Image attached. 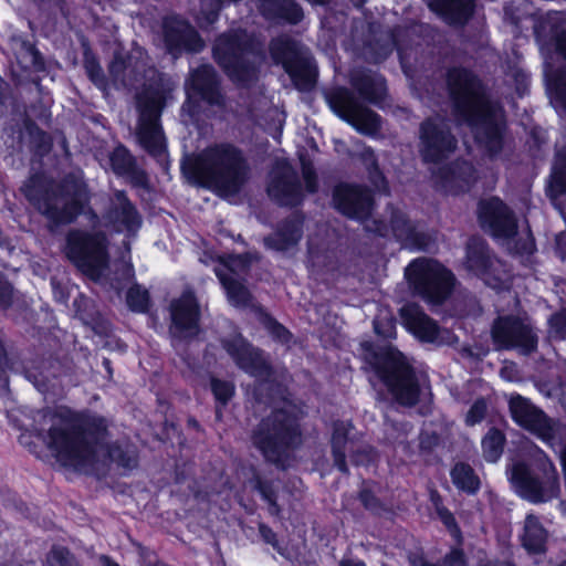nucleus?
I'll return each mask as SVG.
<instances>
[{
	"instance_id": "obj_1",
	"label": "nucleus",
	"mask_w": 566,
	"mask_h": 566,
	"mask_svg": "<svg viewBox=\"0 0 566 566\" xmlns=\"http://www.w3.org/2000/svg\"><path fill=\"white\" fill-rule=\"evenodd\" d=\"M53 418L61 424L49 428L48 447L64 465L93 470L99 450H105L106 459L125 473L138 467L139 453L134 444L120 440L106 442L109 431L103 416L63 406L54 411Z\"/></svg>"
},
{
	"instance_id": "obj_2",
	"label": "nucleus",
	"mask_w": 566,
	"mask_h": 566,
	"mask_svg": "<svg viewBox=\"0 0 566 566\" xmlns=\"http://www.w3.org/2000/svg\"><path fill=\"white\" fill-rule=\"evenodd\" d=\"M446 84L452 115L475 134L476 143L490 157L500 155L505 145L507 119L500 102L491 99L482 80L465 66H451Z\"/></svg>"
},
{
	"instance_id": "obj_3",
	"label": "nucleus",
	"mask_w": 566,
	"mask_h": 566,
	"mask_svg": "<svg viewBox=\"0 0 566 566\" xmlns=\"http://www.w3.org/2000/svg\"><path fill=\"white\" fill-rule=\"evenodd\" d=\"M21 191L52 227L72 224L81 216H86L93 224L99 221L91 206V189L77 174L69 172L56 182L42 172H35L23 184Z\"/></svg>"
},
{
	"instance_id": "obj_4",
	"label": "nucleus",
	"mask_w": 566,
	"mask_h": 566,
	"mask_svg": "<svg viewBox=\"0 0 566 566\" xmlns=\"http://www.w3.org/2000/svg\"><path fill=\"white\" fill-rule=\"evenodd\" d=\"M189 184L222 196H234L247 185L251 167L243 150L222 142L208 146L198 155L187 156L180 164Z\"/></svg>"
},
{
	"instance_id": "obj_5",
	"label": "nucleus",
	"mask_w": 566,
	"mask_h": 566,
	"mask_svg": "<svg viewBox=\"0 0 566 566\" xmlns=\"http://www.w3.org/2000/svg\"><path fill=\"white\" fill-rule=\"evenodd\" d=\"M250 442L265 463L286 470L303 444L301 412L295 406L273 407L252 428Z\"/></svg>"
},
{
	"instance_id": "obj_6",
	"label": "nucleus",
	"mask_w": 566,
	"mask_h": 566,
	"mask_svg": "<svg viewBox=\"0 0 566 566\" xmlns=\"http://www.w3.org/2000/svg\"><path fill=\"white\" fill-rule=\"evenodd\" d=\"M365 350L367 363L391 399L402 407H416L420 401L421 386L406 355L391 345L368 344Z\"/></svg>"
},
{
	"instance_id": "obj_7",
	"label": "nucleus",
	"mask_w": 566,
	"mask_h": 566,
	"mask_svg": "<svg viewBox=\"0 0 566 566\" xmlns=\"http://www.w3.org/2000/svg\"><path fill=\"white\" fill-rule=\"evenodd\" d=\"M222 349L234 365L248 376L254 378L253 397L255 401L271 403L281 384L275 379V368L268 354L254 346L242 333H235L220 339Z\"/></svg>"
},
{
	"instance_id": "obj_8",
	"label": "nucleus",
	"mask_w": 566,
	"mask_h": 566,
	"mask_svg": "<svg viewBox=\"0 0 566 566\" xmlns=\"http://www.w3.org/2000/svg\"><path fill=\"white\" fill-rule=\"evenodd\" d=\"M256 41L244 29H230L220 33L212 44V59L234 84L248 86L258 78V66L252 56Z\"/></svg>"
},
{
	"instance_id": "obj_9",
	"label": "nucleus",
	"mask_w": 566,
	"mask_h": 566,
	"mask_svg": "<svg viewBox=\"0 0 566 566\" xmlns=\"http://www.w3.org/2000/svg\"><path fill=\"white\" fill-rule=\"evenodd\" d=\"M109 240L106 232L71 229L65 235V255L84 275L98 279L108 266Z\"/></svg>"
},
{
	"instance_id": "obj_10",
	"label": "nucleus",
	"mask_w": 566,
	"mask_h": 566,
	"mask_svg": "<svg viewBox=\"0 0 566 566\" xmlns=\"http://www.w3.org/2000/svg\"><path fill=\"white\" fill-rule=\"evenodd\" d=\"M269 52L276 65H281L300 92L312 91L317 82V65L310 50L290 35H279L270 41Z\"/></svg>"
},
{
	"instance_id": "obj_11",
	"label": "nucleus",
	"mask_w": 566,
	"mask_h": 566,
	"mask_svg": "<svg viewBox=\"0 0 566 566\" xmlns=\"http://www.w3.org/2000/svg\"><path fill=\"white\" fill-rule=\"evenodd\" d=\"M511 481L518 495L534 504L547 502L558 496L560 491L558 472L546 454L533 465L515 463Z\"/></svg>"
},
{
	"instance_id": "obj_12",
	"label": "nucleus",
	"mask_w": 566,
	"mask_h": 566,
	"mask_svg": "<svg viewBox=\"0 0 566 566\" xmlns=\"http://www.w3.org/2000/svg\"><path fill=\"white\" fill-rule=\"evenodd\" d=\"M491 340L495 350H517L530 356L538 348V336L534 327L514 314L496 316L491 325Z\"/></svg>"
},
{
	"instance_id": "obj_13",
	"label": "nucleus",
	"mask_w": 566,
	"mask_h": 566,
	"mask_svg": "<svg viewBox=\"0 0 566 566\" xmlns=\"http://www.w3.org/2000/svg\"><path fill=\"white\" fill-rule=\"evenodd\" d=\"M416 265L410 282L415 292L430 305H442L451 295L455 277L451 270L436 260L422 261Z\"/></svg>"
},
{
	"instance_id": "obj_14",
	"label": "nucleus",
	"mask_w": 566,
	"mask_h": 566,
	"mask_svg": "<svg viewBox=\"0 0 566 566\" xmlns=\"http://www.w3.org/2000/svg\"><path fill=\"white\" fill-rule=\"evenodd\" d=\"M458 139L441 118L427 117L419 126V154L424 164H442L457 149Z\"/></svg>"
},
{
	"instance_id": "obj_15",
	"label": "nucleus",
	"mask_w": 566,
	"mask_h": 566,
	"mask_svg": "<svg viewBox=\"0 0 566 566\" xmlns=\"http://www.w3.org/2000/svg\"><path fill=\"white\" fill-rule=\"evenodd\" d=\"M332 201L335 210L342 216L355 220L367 221L375 209L373 191L365 185L340 182L333 189Z\"/></svg>"
},
{
	"instance_id": "obj_16",
	"label": "nucleus",
	"mask_w": 566,
	"mask_h": 566,
	"mask_svg": "<svg viewBox=\"0 0 566 566\" xmlns=\"http://www.w3.org/2000/svg\"><path fill=\"white\" fill-rule=\"evenodd\" d=\"M163 40L168 54L179 57L184 53L197 54L205 49V41L189 20L180 14L163 19Z\"/></svg>"
},
{
	"instance_id": "obj_17",
	"label": "nucleus",
	"mask_w": 566,
	"mask_h": 566,
	"mask_svg": "<svg viewBox=\"0 0 566 566\" xmlns=\"http://www.w3.org/2000/svg\"><path fill=\"white\" fill-rule=\"evenodd\" d=\"M478 219L481 228L494 239L510 240L517 235L518 222L514 211L499 197L479 202Z\"/></svg>"
},
{
	"instance_id": "obj_18",
	"label": "nucleus",
	"mask_w": 566,
	"mask_h": 566,
	"mask_svg": "<svg viewBox=\"0 0 566 566\" xmlns=\"http://www.w3.org/2000/svg\"><path fill=\"white\" fill-rule=\"evenodd\" d=\"M170 333L179 339L191 340L201 332V307L196 293L185 290L179 297L169 304Z\"/></svg>"
},
{
	"instance_id": "obj_19",
	"label": "nucleus",
	"mask_w": 566,
	"mask_h": 566,
	"mask_svg": "<svg viewBox=\"0 0 566 566\" xmlns=\"http://www.w3.org/2000/svg\"><path fill=\"white\" fill-rule=\"evenodd\" d=\"M509 410L512 420L522 429L546 442L555 437L553 420L531 399L518 394L511 396Z\"/></svg>"
},
{
	"instance_id": "obj_20",
	"label": "nucleus",
	"mask_w": 566,
	"mask_h": 566,
	"mask_svg": "<svg viewBox=\"0 0 566 566\" xmlns=\"http://www.w3.org/2000/svg\"><path fill=\"white\" fill-rule=\"evenodd\" d=\"M436 184L451 196H460L471 191L479 180L475 166L463 158H457L440 166L432 172Z\"/></svg>"
},
{
	"instance_id": "obj_21",
	"label": "nucleus",
	"mask_w": 566,
	"mask_h": 566,
	"mask_svg": "<svg viewBox=\"0 0 566 566\" xmlns=\"http://www.w3.org/2000/svg\"><path fill=\"white\" fill-rule=\"evenodd\" d=\"M187 97L190 104L203 102L210 106H222L224 96L219 75L211 64H201L195 69L187 84Z\"/></svg>"
},
{
	"instance_id": "obj_22",
	"label": "nucleus",
	"mask_w": 566,
	"mask_h": 566,
	"mask_svg": "<svg viewBox=\"0 0 566 566\" xmlns=\"http://www.w3.org/2000/svg\"><path fill=\"white\" fill-rule=\"evenodd\" d=\"M499 260L493 259L489 244L476 238H471L465 247V266L468 271L482 279L492 287H499L503 283L497 265Z\"/></svg>"
},
{
	"instance_id": "obj_23",
	"label": "nucleus",
	"mask_w": 566,
	"mask_h": 566,
	"mask_svg": "<svg viewBox=\"0 0 566 566\" xmlns=\"http://www.w3.org/2000/svg\"><path fill=\"white\" fill-rule=\"evenodd\" d=\"M115 198L118 203L109 206L103 213L105 227L117 233L125 230L129 235L136 234L143 226L142 214L125 190H117Z\"/></svg>"
},
{
	"instance_id": "obj_24",
	"label": "nucleus",
	"mask_w": 566,
	"mask_h": 566,
	"mask_svg": "<svg viewBox=\"0 0 566 566\" xmlns=\"http://www.w3.org/2000/svg\"><path fill=\"white\" fill-rule=\"evenodd\" d=\"M304 221L303 211L295 210L277 222L274 232L263 238L264 247L276 252H286L295 248L303 238Z\"/></svg>"
},
{
	"instance_id": "obj_25",
	"label": "nucleus",
	"mask_w": 566,
	"mask_h": 566,
	"mask_svg": "<svg viewBox=\"0 0 566 566\" xmlns=\"http://www.w3.org/2000/svg\"><path fill=\"white\" fill-rule=\"evenodd\" d=\"M401 325L421 343H437L440 326L417 303H407L399 310Z\"/></svg>"
},
{
	"instance_id": "obj_26",
	"label": "nucleus",
	"mask_w": 566,
	"mask_h": 566,
	"mask_svg": "<svg viewBox=\"0 0 566 566\" xmlns=\"http://www.w3.org/2000/svg\"><path fill=\"white\" fill-rule=\"evenodd\" d=\"M266 192L280 207L298 208L305 200L302 182L292 168L275 175L268 185Z\"/></svg>"
},
{
	"instance_id": "obj_27",
	"label": "nucleus",
	"mask_w": 566,
	"mask_h": 566,
	"mask_svg": "<svg viewBox=\"0 0 566 566\" xmlns=\"http://www.w3.org/2000/svg\"><path fill=\"white\" fill-rule=\"evenodd\" d=\"M349 83L363 103L380 106L388 95L385 76L369 70L353 72Z\"/></svg>"
},
{
	"instance_id": "obj_28",
	"label": "nucleus",
	"mask_w": 566,
	"mask_h": 566,
	"mask_svg": "<svg viewBox=\"0 0 566 566\" xmlns=\"http://www.w3.org/2000/svg\"><path fill=\"white\" fill-rule=\"evenodd\" d=\"M535 39L553 48L554 52L566 61V21L559 13H547L534 25Z\"/></svg>"
},
{
	"instance_id": "obj_29",
	"label": "nucleus",
	"mask_w": 566,
	"mask_h": 566,
	"mask_svg": "<svg viewBox=\"0 0 566 566\" xmlns=\"http://www.w3.org/2000/svg\"><path fill=\"white\" fill-rule=\"evenodd\" d=\"M428 8L449 27L464 28L475 14L476 0H429Z\"/></svg>"
},
{
	"instance_id": "obj_30",
	"label": "nucleus",
	"mask_w": 566,
	"mask_h": 566,
	"mask_svg": "<svg viewBox=\"0 0 566 566\" xmlns=\"http://www.w3.org/2000/svg\"><path fill=\"white\" fill-rule=\"evenodd\" d=\"M261 17L274 24L296 25L304 19L302 6L296 0H256Z\"/></svg>"
},
{
	"instance_id": "obj_31",
	"label": "nucleus",
	"mask_w": 566,
	"mask_h": 566,
	"mask_svg": "<svg viewBox=\"0 0 566 566\" xmlns=\"http://www.w3.org/2000/svg\"><path fill=\"white\" fill-rule=\"evenodd\" d=\"M136 137L140 147L158 163L167 156V143L160 122L138 120Z\"/></svg>"
},
{
	"instance_id": "obj_32",
	"label": "nucleus",
	"mask_w": 566,
	"mask_h": 566,
	"mask_svg": "<svg viewBox=\"0 0 566 566\" xmlns=\"http://www.w3.org/2000/svg\"><path fill=\"white\" fill-rule=\"evenodd\" d=\"M166 104L165 91L160 87L149 85L137 95L139 109L138 120L160 122V116Z\"/></svg>"
},
{
	"instance_id": "obj_33",
	"label": "nucleus",
	"mask_w": 566,
	"mask_h": 566,
	"mask_svg": "<svg viewBox=\"0 0 566 566\" xmlns=\"http://www.w3.org/2000/svg\"><path fill=\"white\" fill-rule=\"evenodd\" d=\"M331 109L343 120L350 117L364 105L354 92L345 86L333 88L326 96Z\"/></svg>"
},
{
	"instance_id": "obj_34",
	"label": "nucleus",
	"mask_w": 566,
	"mask_h": 566,
	"mask_svg": "<svg viewBox=\"0 0 566 566\" xmlns=\"http://www.w3.org/2000/svg\"><path fill=\"white\" fill-rule=\"evenodd\" d=\"M547 531L535 515H527L522 535V546L530 554L546 553Z\"/></svg>"
},
{
	"instance_id": "obj_35",
	"label": "nucleus",
	"mask_w": 566,
	"mask_h": 566,
	"mask_svg": "<svg viewBox=\"0 0 566 566\" xmlns=\"http://www.w3.org/2000/svg\"><path fill=\"white\" fill-rule=\"evenodd\" d=\"M450 478L457 490L467 495H476L481 490V479L468 462H455L450 470Z\"/></svg>"
},
{
	"instance_id": "obj_36",
	"label": "nucleus",
	"mask_w": 566,
	"mask_h": 566,
	"mask_svg": "<svg viewBox=\"0 0 566 566\" xmlns=\"http://www.w3.org/2000/svg\"><path fill=\"white\" fill-rule=\"evenodd\" d=\"M216 275L223 286L231 305L244 308L252 304L253 295L243 282L222 271H216Z\"/></svg>"
},
{
	"instance_id": "obj_37",
	"label": "nucleus",
	"mask_w": 566,
	"mask_h": 566,
	"mask_svg": "<svg viewBox=\"0 0 566 566\" xmlns=\"http://www.w3.org/2000/svg\"><path fill=\"white\" fill-rule=\"evenodd\" d=\"M209 389L214 399L216 420L221 421L224 409L235 396V384L233 380L211 375L209 377Z\"/></svg>"
},
{
	"instance_id": "obj_38",
	"label": "nucleus",
	"mask_w": 566,
	"mask_h": 566,
	"mask_svg": "<svg viewBox=\"0 0 566 566\" xmlns=\"http://www.w3.org/2000/svg\"><path fill=\"white\" fill-rule=\"evenodd\" d=\"M250 483L254 491H256L262 501L268 504L269 514L272 516H280L282 507L279 504V493L272 480L264 479L259 472H254Z\"/></svg>"
},
{
	"instance_id": "obj_39",
	"label": "nucleus",
	"mask_w": 566,
	"mask_h": 566,
	"mask_svg": "<svg viewBox=\"0 0 566 566\" xmlns=\"http://www.w3.org/2000/svg\"><path fill=\"white\" fill-rule=\"evenodd\" d=\"M83 67L88 80L101 91H107L109 82L105 75L97 55L88 43H83Z\"/></svg>"
},
{
	"instance_id": "obj_40",
	"label": "nucleus",
	"mask_w": 566,
	"mask_h": 566,
	"mask_svg": "<svg viewBox=\"0 0 566 566\" xmlns=\"http://www.w3.org/2000/svg\"><path fill=\"white\" fill-rule=\"evenodd\" d=\"M357 132L373 136L381 129V116L365 104L347 122Z\"/></svg>"
},
{
	"instance_id": "obj_41",
	"label": "nucleus",
	"mask_w": 566,
	"mask_h": 566,
	"mask_svg": "<svg viewBox=\"0 0 566 566\" xmlns=\"http://www.w3.org/2000/svg\"><path fill=\"white\" fill-rule=\"evenodd\" d=\"M17 57L23 70L32 69L35 72H44L46 70L42 53L35 43L28 39L20 40Z\"/></svg>"
},
{
	"instance_id": "obj_42",
	"label": "nucleus",
	"mask_w": 566,
	"mask_h": 566,
	"mask_svg": "<svg viewBox=\"0 0 566 566\" xmlns=\"http://www.w3.org/2000/svg\"><path fill=\"white\" fill-rule=\"evenodd\" d=\"M548 193L552 198L566 196V145L556 153Z\"/></svg>"
},
{
	"instance_id": "obj_43",
	"label": "nucleus",
	"mask_w": 566,
	"mask_h": 566,
	"mask_svg": "<svg viewBox=\"0 0 566 566\" xmlns=\"http://www.w3.org/2000/svg\"><path fill=\"white\" fill-rule=\"evenodd\" d=\"M505 443L504 432L496 427L490 428L481 441L484 459L488 462H496L503 454Z\"/></svg>"
},
{
	"instance_id": "obj_44",
	"label": "nucleus",
	"mask_w": 566,
	"mask_h": 566,
	"mask_svg": "<svg viewBox=\"0 0 566 566\" xmlns=\"http://www.w3.org/2000/svg\"><path fill=\"white\" fill-rule=\"evenodd\" d=\"M256 313L261 324L273 340L280 344H289L291 342L293 335L290 329L280 323L272 314L266 312L262 306L258 307Z\"/></svg>"
},
{
	"instance_id": "obj_45",
	"label": "nucleus",
	"mask_w": 566,
	"mask_h": 566,
	"mask_svg": "<svg viewBox=\"0 0 566 566\" xmlns=\"http://www.w3.org/2000/svg\"><path fill=\"white\" fill-rule=\"evenodd\" d=\"M23 124L34 151L41 156L49 154L52 149L51 136L31 118H25Z\"/></svg>"
},
{
	"instance_id": "obj_46",
	"label": "nucleus",
	"mask_w": 566,
	"mask_h": 566,
	"mask_svg": "<svg viewBox=\"0 0 566 566\" xmlns=\"http://www.w3.org/2000/svg\"><path fill=\"white\" fill-rule=\"evenodd\" d=\"M126 304L134 313H147L151 306L148 290L138 283L133 284L126 292Z\"/></svg>"
},
{
	"instance_id": "obj_47",
	"label": "nucleus",
	"mask_w": 566,
	"mask_h": 566,
	"mask_svg": "<svg viewBox=\"0 0 566 566\" xmlns=\"http://www.w3.org/2000/svg\"><path fill=\"white\" fill-rule=\"evenodd\" d=\"M392 230L398 238L403 237L415 248L422 249L426 245L427 235L418 231L408 219L394 220Z\"/></svg>"
},
{
	"instance_id": "obj_48",
	"label": "nucleus",
	"mask_w": 566,
	"mask_h": 566,
	"mask_svg": "<svg viewBox=\"0 0 566 566\" xmlns=\"http://www.w3.org/2000/svg\"><path fill=\"white\" fill-rule=\"evenodd\" d=\"M109 164L115 175L124 176L134 168L137 161L129 149L120 144L109 155Z\"/></svg>"
},
{
	"instance_id": "obj_49",
	"label": "nucleus",
	"mask_w": 566,
	"mask_h": 566,
	"mask_svg": "<svg viewBox=\"0 0 566 566\" xmlns=\"http://www.w3.org/2000/svg\"><path fill=\"white\" fill-rule=\"evenodd\" d=\"M547 87L554 98L566 111V69L559 67L547 75Z\"/></svg>"
},
{
	"instance_id": "obj_50",
	"label": "nucleus",
	"mask_w": 566,
	"mask_h": 566,
	"mask_svg": "<svg viewBox=\"0 0 566 566\" xmlns=\"http://www.w3.org/2000/svg\"><path fill=\"white\" fill-rule=\"evenodd\" d=\"M360 160L373 182L385 181V175L379 166L378 158L371 147H365L360 153Z\"/></svg>"
},
{
	"instance_id": "obj_51",
	"label": "nucleus",
	"mask_w": 566,
	"mask_h": 566,
	"mask_svg": "<svg viewBox=\"0 0 566 566\" xmlns=\"http://www.w3.org/2000/svg\"><path fill=\"white\" fill-rule=\"evenodd\" d=\"M360 160L373 182L385 181V175L379 166L378 158L371 147H365L360 153Z\"/></svg>"
},
{
	"instance_id": "obj_52",
	"label": "nucleus",
	"mask_w": 566,
	"mask_h": 566,
	"mask_svg": "<svg viewBox=\"0 0 566 566\" xmlns=\"http://www.w3.org/2000/svg\"><path fill=\"white\" fill-rule=\"evenodd\" d=\"M360 160L373 182L385 181V175L379 166L378 158L371 147H365L360 153Z\"/></svg>"
},
{
	"instance_id": "obj_53",
	"label": "nucleus",
	"mask_w": 566,
	"mask_h": 566,
	"mask_svg": "<svg viewBox=\"0 0 566 566\" xmlns=\"http://www.w3.org/2000/svg\"><path fill=\"white\" fill-rule=\"evenodd\" d=\"M260 260V254L258 252H243L240 254H231L228 256L224 265L229 269V271L234 272L235 269L247 273L250 271L252 264Z\"/></svg>"
},
{
	"instance_id": "obj_54",
	"label": "nucleus",
	"mask_w": 566,
	"mask_h": 566,
	"mask_svg": "<svg viewBox=\"0 0 566 566\" xmlns=\"http://www.w3.org/2000/svg\"><path fill=\"white\" fill-rule=\"evenodd\" d=\"M365 51L368 60L373 63H381L391 54V48L388 43L378 39L365 43Z\"/></svg>"
},
{
	"instance_id": "obj_55",
	"label": "nucleus",
	"mask_w": 566,
	"mask_h": 566,
	"mask_svg": "<svg viewBox=\"0 0 566 566\" xmlns=\"http://www.w3.org/2000/svg\"><path fill=\"white\" fill-rule=\"evenodd\" d=\"M353 424L350 421L344 422L337 420L333 424V431L331 437V449L346 450L348 443V437Z\"/></svg>"
},
{
	"instance_id": "obj_56",
	"label": "nucleus",
	"mask_w": 566,
	"mask_h": 566,
	"mask_svg": "<svg viewBox=\"0 0 566 566\" xmlns=\"http://www.w3.org/2000/svg\"><path fill=\"white\" fill-rule=\"evenodd\" d=\"M51 566H78L75 556L66 546H53L48 554Z\"/></svg>"
},
{
	"instance_id": "obj_57",
	"label": "nucleus",
	"mask_w": 566,
	"mask_h": 566,
	"mask_svg": "<svg viewBox=\"0 0 566 566\" xmlns=\"http://www.w3.org/2000/svg\"><path fill=\"white\" fill-rule=\"evenodd\" d=\"M358 500L365 510L370 513H379L384 510L381 500L369 488L363 486L358 492Z\"/></svg>"
},
{
	"instance_id": "obj_58",
	"label": "nucleus",
	"mask_w": 566,
	"mask_h": 566,
	"mask_svg": "<svg viewBox=\"0 0 566 566\" xmlns=\"http://www.w3.org/2000/svg\"><path fill=\"white\" fill-rule=\"evenodd\" d=\"M488 413V403L484 398H478L469 408L465 416V423L468 426H475L482 422Z\"/></svg>"
},
{
	"instance_id": "obj_59",
	"label": "nucleus",
	"mask_w": 566,
	"mask_h": 566,
	"mask_svg": "<svg viewBox=\"0 0 566 566\" xmlns=\"http://www.w3.org/2000/svg\"><path fill=\"white\" fill-rule=\"evenodd\" d=\"M302 177L307 193H316L319 189L318 176L312 163H302Z\"/></svg>"
},
{
	"instance_id": "obj_60",
	"label": "nucleus",
	"mask_w": 566,
	"mask_h": 566,
	"mask_svg": "<svg viewBox=\"0 0 566 566\" xmlns=\"http://www.w3.org/2000/svg\"><path fill=\"white\" fill-rule=\"evenodd\" d=\"M551 332L558 339H566V308L553 313L548 318Z\"/></svg>"
},
{
	"instance_id": "obj_61",
	"label": "nucleus",
	"mask_w": 566,
	"mask_h": 566,
	"mask_svg": "<svg viewBox=\"0 0 566 566\" xmlns=\"http://www.w3.org/2000/svg\"><path fill=\"white\" fill-rule=\"evenodd\" d=\"M124 176L129 178V182L134 188H140L147 191L151 190V185L147 171L143 168H139L137 164Z\"/></svg>"
},
{
	"instance_id": "obj_62",
	"label": "nucleus",
	"mask_w": 566,
	"mask_h": 566,
	"mask_svg": "<svg viewBox=\"0 0 566 566\" xmlns=\"http://www.w3.org/2000/svg\"><path fill=\"white\" fill-rule=\"evenodd\" d=\"M440 522L446 526V528L450 532L451 535L461 536V530L457 522L453 513L446 506L436 512Z\"/></svg>"
},
{
	"instance_id": "obj_63",
	"label": "nucleus",
	"mask_w": 566,
	"mask_h": 566,
	"mask_svg": "<svg viewBox=\"0 0 566 566\" xmlns=\"http://www.w3.org/2000/svg\"><path fill=\"white\" fill-rule=\"evenodd\" d=\"M440 566H468L463 548L452 547L442 558Z\"/></svg>"
},
{
	"instance_id": "obj_64",
	"label": "nucleus",
	"mask_w": 566,
	"mask_h": 566,
	"mask_svg": "<svg viewBox=\"0 0 566 566\" xmlns=\"http://www.w3.org/2000/svg\"><path fill=\"white\" fill-rule=\"evenodd\" d=\"M127 66V60L123 55L116 53L108 64V73L114 80H118L124 76Z\"/></svg>"
}]
</instances>
